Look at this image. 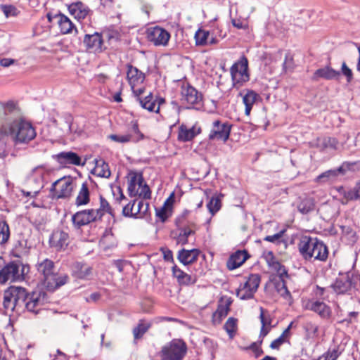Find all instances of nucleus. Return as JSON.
Wrapping results in <instances>:
<instances>
[{"mask_svg": "<svg viewBox=\"0 0 360 360\" xmlns=\"http://www.w3.org/2000/svg\"><path fill=\"white\" fill-rule=\"evenodd\" d=\"M339 356V353L335 347H330L327 352L319 356L318 360H336Z\"/></svg>", "mask_w": 360, "mask_h": 360, "instance_id": "8fccbe9b", "label": "nucleus"}, {"mask_svg": "<svg viewBox=\"0 0 360 360\" xmlns=\"http://www.w3.org/2000/svg\"><path fill=\"white\" fill-rule=\"evenodd\" d=\"M314 208V200L311 198L303 199L297 205L298 210L302 214H307Z\"/></svg>", "mask_w": 360, "mask_h": 360, "instance_id": "c03bdc74", "label": "nucleus"}, {"mask_svg": "<svg viewBox=\"0 0 360 360\" xmlns=\"http://www.w3.org/2000/svg\"><path fill=\"white\" fill-rule=\"evenodd\" d=\"M72 274L79 279H89L92 274V268L80 262H76L72 266Z\"/></svg>", "mask_w": 360, "mask_h": 360, "instance_id": "7c9ffc66", "label": "nucleus"}, {"mask_svg": "<svg viewBox=\"0 0 360 360\" xmlns=\"http://www.w3.org/2000/svg\"><path fill=\"white\" fill-rule=\"evenodd\" d=\"M83 42L86 49L90 52H100L102 51L103 41L101 34L98 32L86 34Z\"/></svg>", "mask_w": 360, "mask_h": 360, "instance_id": "6ab92c4d", "label": "nucleus"}, {"mask_svg": "<svg viewBox=\"0 0 360 360\" xmlns=\"http://www.w3.org/2000/svg\"><path fill=\"white\" fill-rule=\"evenodd\" d=\"M194 233L195 232L188 227L181 229L179 235L176 237V243L181 245L187 244L189 237Z\"/></svg>", "mask_w": 360, "mask_h": 360, "instance_id": "ea45409f", "label": "nucleus"}, {"mask_svg": "<svg viewBox=\"0 0 360 360\" xmlns=\"http://www.w3.org/2000/svg\"><path fill=\"white\" fill-rule=\"evenodd\" d=\"M58 161L63 165H83L81 158L75 153L61 152L56 155Z\"/></svg>", "mask_w": 360, "mask_h": 360, "instance_id": "5701e85b", "label": "nucleus"}, {"mask_svg": "<svg viewBox=\"0 0 360 360\" xmlns=\"http://www.w3.org/2000/svg\"><path fill=\"white\" fill-rule=\"evenodd\" d=\"M70 243V237L68 233L61 231H54L50 236L49 244L56 251L65 250Z\"/></svg>", "mask_w": 360, "mask_h": 360, "instance_id": "dca6fc26", "label": "nucleus"}, {"mask_svg": "<svg viewBox=\"0 0 360 360\" xmlns=\"http://www.w3.org/2000/svg\"><path fill=\"white\" fill-rule=\"evenodd\" d=\"M240 95L243 97V103L245 107V114L248 116L254 104L259 98V95L253 90L250 89L244 90L240 93Z\"/></svg>", "mask_w": 360, "mask_h": 360, "instance_id": "4be33fe9", "label": "nucleus"}, {"mask_svg": "<svg viewBox=\"0 0 360 360\" xmlns=\"http://www.w3.org/2000/svg\"><path fill=\"white\" fill-rule=\"evenodd\" d=\"M132 138V142H138L144 139V135L140 131L137 122H131V133L129 134Z\"/></svg>", "mask_w": 360, "mask_h": 360, "instance_id": "de8ad7c7", "label": "nucleus"}, {"mask_svg": "<svg viewBox=\"0 0 360 360\" xmlns=\"http://www.w3.org/2000/svg\"><path fill=\"white\" fill-rule=\"evenodd\" d=\"M143 94L134 96L136 98V101H139L143 108L146 109L150 112H158L160 108L154 100L153 94L149 92L144 97H143Z\"/></svg>", "mask_w": 360, "mask_h": 360, "instance_id": "b1692460", "label": "nucleus"}, {"mask_svg": "<svg viewBox=\"0 0 360 360\" xmlns=\"http://www.w3.org/2000/svg\"><path fill=\"white\" fill-rule=\"evenodd\" d=\"M38 273L41 275L44 286L50 291H53L65 285L68 276L64 274L56 271L54 263L52 260L45 259L37 264Z\"/></svg>", "mask_w": 360, "mask_h": 360, "instance_id": "f03ea898", "label": "nucleus"}, {"mask_svg": "<svg viewBox=\"0 0 360 360\" xmlns=\"http://www.w3.org/2000/svg\"><path fill=\"white\" fill-rule=\"evenodd\" d=\"M284 233V231H281L280 232L271 235V236H267L264 238V240L271 242V243H278L281 240V238H282L283 235Z\"/></svg>", "mask_w": 360, "mask_h": 360, "instance_id": "052dcab7", "label": "nucleus"}, {"mask_svg": "<svg viewBox=\"0 0 360 360\" xmlns=\"http://www.w3.org/2000/svg\"><path fill=\"white\" fill-rule=\"evenodd\" d=\"M341 73L346 77L347 83H350L353 79V72L345 62H343L342 64Z\"/></svg>", "mask_w": 360, "mask_h": 360, "instance_id": "5fc2aeb1", "label": "nucleus"}, {"mask_svg": "<svg viewBox=\"0 0 360 360\" xmlns=\"http://www.w3.org/2000/svg\"><path fill=\"white\" fill-rule=\"evenodd\" d=\"M169 200V199L167 200V201L165 203V205L161 207L159 210H156V215L162 221H165L167 217H168V209L165 207L167 202Z\"/></svg>", "mask_w": 360, "mask_h": 360, "instance_id": "bf43d9fd", "label": "nucleus"}, {"mask_svg": "<svg viewBox=\"0 0 360 360\" xmlns=\"http://www.w3.org/2000/svg\"><path fill=\"white\" fill-rule=\"evenodd\" d=\"M298 249L305 259L325 261L328 258V252L326 245L317 238L303 236L298 243Z\"/></svg>", "mask_w": 360, "mask_h": 360, "instance_id": "7ed1b4c3", "label": "nucleus"}, {"mask_svg": "<svg viewBox=\"0 0 360 360\" xmlns=\"http://www.w3.org/2000/svg\"><path fill=\"white\" fill-rule=\"evenodd\" d=\"M224 327L229 337L233 338L236 335L238 330V319L233 317L229 318Z\"/></svg>", "mask_w": 360, "mask_h": 360, "instance_id": "37998d69", "label": "nucleus"}, {"mask_svg": "<svg viewBox=\"0 0 360 360\" xmlns=\"http://www.w3.org/2000/svg\"><path fill=\"white\" fill-rule=\"evenodd\" d=\"M109 138L113 141L122 143H128L132 140L131 135L129 134L123 135L111 134Z\"/></svg>", "mask_w": 360, "mask_h": 360, "instance_id": "864d4df0", "label": "nucleus"}, {"mask_svg": "<svg viewBox=\"0 0 360 360\" xmlns=\"http://www.w3.org/2000/svg\"><path fill=\"white\" fill-rule=\"evenodd\" d=\"M29 268L22 264L11 262L0 271V284L4 285L6 282L19 281L25 278Z\"/></svg>", "mask_w": 360, "mask_h": 360, "instance_id": "423d86ee", "label": "nucleus"}, {"mask_svg": "<svg viewBox=\"0 0 360 360\" xmlns=\"http://www.w3.org/2000/svg\"><path fill=\"white\" fill-rule=\"evenodd\" d=\"M303 307L305 309L311 310L318 314L321 318H329L331 314L330 308L323 302L314 300H306L303 301Z\"/></svg>", "mask_w": 360, "mask_h": 360, "instance_id": "f3484780", "label": "nucleus"}, {"mask_svg": "<svg viewBox=\"0 0 360 360\" xmlns=\"http://www.w3.org/2000/svg\"><path fill=\"white\" fill-rule=\"evenodd\" d=\"M27 184L32 185L34 184V189L30 191L24 192L25 195L31 197H35L44 187V180H38V179H30V176H27Z\"/></svg>", "mask_w": 360, "mask_h": 360, "instance_id": "4c0bfd02", "label": "nucleus"}, {"mask_svg": "<svg viewBox=\"0 0 360 360\" xmlns=\"http://www.w3.org/2000/svg\"><path fill=\"white\" fill-rule=\"evenodd\" d=\"M94 171L95 174L101 177L109 178L111 174L109 165L102 160L96 161Z\"/></svg>", "mask_w": 360, "mask_h": 360, "instance_id": "f704fd0d", "label": "nucleus"}, {"mask_svg": "<svg viewBox=\"0 0 360 360\" xmlns=\"http://www.w3.org/2000/svg\"><path fill=\"white\" fill-rule=\"evenodd\" d=\"M23 299H25V289L11 286L4 293L3 305L6 311H13L22 309Z\"/></svg>", "mask_w": 360, "mask_h": 360, "instance_id": "20e7f679", "label": "nucleus"}, {"mask_svg": "<svg viewBox=\"0 0 360 360\" xmlns=\"http://www.w3.org/2000/svg\"><path fill=\"white\" fill-rule=\"evenodd\" d=\"M139 188V193L137 195L144 198V199H150V191L149 187L146 184H143Z\"/></svg>", "mask_w": 360, "mask_h": 360, "instance_id": "13d9d810", "label": "nucleus"}, {"mask_svg": "<svg viewBox=\"0 0 360 360\" xmlns=\"http://www.w3.org/2000/svg\"><path fill=\"white\" fill-rule=\"evenodd\" d=\"M248 258V252L245 250H238L231 255L227 261V268L233 270L240 266Z\"/></svg>", "mask_w": 360, "mask_h": 360, "instance_id": "393cba45", "label": "nucleus"}, {"mask_svg": "<svg viewBox=\"0 0 360 360\" xmlns=\"http://www.w3.org/2000/svg\"><path fill=\"white\" fill-rule=\"evenodd\" d=\"M269 266L276 271L279 277L283 281L285 277H288V271L285 267L282 265L279 262L276 260L273 257L268 261Z\"/></svg>", "mask_w": 360, "mask_h": 360, "instance_id": "58836bf2", "label": "nucleus"}, {"mask_svg": "<svg viewBox=\"0 0 360 360\" xmlns=\"http://www.w3.org/2000/svg\"><path fill=\"white\" fill-rule=\"evenodd\" d=\"M148 207V202L143 200H136L134 208V217L141 218L143 217L147 213Z\"/></svg>", "mask_w": 360, "mask_h": 360, "instance_id": "a19ab883", "label": "nucleus"}, {"mask_svg": "<svg viewBox=\"0 0 360 360\" xmlns=\"http://www.w3.org/2000/svg\"><path fill=\"white\" fill-rule=\"evenodd\" d=\"M55 18L57 19L60 32L63 34L72 33L73 31L77 32V30L72 22L65 15L61 13L56 14Z\"/></svg>", "mask_w": 360, "mask_h": 360, "instance_id": "bb28decb", "label": "nucleus"}, {"mask_svg": "<svg viewBox=\"0 0 360 360\" xmlns=\"http://www.w3.org/2000/svg\"><path fill=\"white\" fill-rule=\"evenodd\" d=\"M16 62L15 60L12 58H4L0 60V65L4 68H8Z\"/></svg>", "mask_w": 360, "mask_h": 360, "instance_id": "e2e57ef3", "label": "nucleus"}, {"mask_svg": "<svg viewBox=\"0 0 360 360\" xmlns=\"http://www.w3.org/2000/svg\"><path fill=\"white\" fill-rule=\"evenodd\" d=\"M221 200L218 197H212L207 207L212 216H214L221 208Z\"/></svg>", "mask_w": 360, "mask_h": 360, "instance_id": "49530a36", "label": "nucleus"}, {"mask_svg": "<svg viewBox=\"0 0 360 360\" xmlns=\"http://www.w3.org/2000/svg\"><path fill=\"white\" fill-rule=\"evenodd\" d=\"M352 287V279L349 274H341L331 285V288L337 294L348 293Z\"/></svg>", "mask_w": 360, "mask_h": 360, "instance_id": "a211bd4d", "label": "nucleus"}, {"mask_svg": "<svg viewBox=\"0 0 360 360\" xmlns=\"http://www.w3.org/2000/svg\"><path fill=\"white\" fill-rule=\"evenodd\" d=\"M231 126L227 122H221L217 120L212 123V128L209 134V139L226 142L229 138Z\"/></svg>", "mask_w": 360, "mask_h": 360, "instance_id": "2eb2a0df", "label": "nucleus"}, {"mask_svg": "<svg viewBox=\"0 0 360 360\" xmlns=\"http://www.w3.org/2000/svg\"><path fill=\"white\" fill-rule=\"evenodd\" d=\"M340 170L341 168L338 169V170H328L318 176L316 180L317 181H325V179H333L335 176H337L338 174L339 173V172H340Z\"/></svg>", "mask_w": 360, "mask_h": 360, "instance_id": "603ef678", "label": "nucleus"}, {"mask_svg": "<svg viewBox=\"0 0 360 360\" xmlns=\"http://www.w3.org/2000/svg\"><path fill=\"white\" fill-rule=\"evenodd\" d=\"M195 39L198 46L214 45L218 43V39L211 36L210 32L200 29L195 32Z\"/></svg>", "mask_w": 360, "mask_h": 360, "instance_id": "c85d7f7f", "label": "nucleus"}, {"mask_svg": "<svg viewBox=\"0 0 360 360\" xmlns=\"http://www.w3.org/2000/svg\"><path fill=\"white\" fill-rule=\"evenodd\" d=\"M202 101V94L188 83H184L181 87V101L187 105L188 108L195 105H200Z\"/></svg>", "mask_w": 360, "mask_h": 360, "instance_id": "9b49d317", "label": "nucleus"}, {"mask_svg": "<svg viewBox=\"0 0 360 360\" xmlns=\"http://www.w3.org/2000/svg\"><path fill=\"white\" fill-rule=\"evenodd\" d=\"M98 219H101V214L94 209L77 212L72 217V224L77 229H79L84 225Z\"/></svg>", "mask_w": 360, "mask_h": 360, "instance_id": "ddd939ff", "label": "nucleus"}, {"mask_svg": "<svg viewBox=\"0 0 360 360\" xmlns=\"http://www.w3.org/2000/svg\"><path fill=\"white\" fill-rule=\"evenodd\" d=\"M200 133V128L193 126L191 128L182 124L179 129L178 139L180 141L186 142L192 140L196 135Z\"/></svg>", "mask_w": 360, "mask_h": 360, "instance_id": "c756f323", "label": "nucleus"}, {"mask_svg": "<svg viewBox=\"0 0 360 360\" xmlns=\"http://www.w3.org/2000/svg\"><path fill=\"white\" fill-rule=\"evenodd\" d=\"M172 274L180 285H193L197 281L195 276H191L185 273L176 265L172 267Z\"/></svg>", "mask_w": 360, "mask_h": 360, "instance_id": "cd10ccee", "label": "nucleus"}, {"mask_svg": "<svg viewBox=\"0 0 360 360\" xmlns=\"http://www.w3.org/2000/svg\"><path fill=\"white\" fill-rule=\"evenodd\" d=\"M24 300L22 309L25 308L30 312L37 314L46 303V293L44 292H32L28 294L25 291V299Z\"/></svg>", "mask_w": 360, "mask_h": 360, "instance_id": "f8f14e48", "label": "nucleus"}, {"mask_svg": "<svg viewBox=\"0 0 360 360\" xmlns=\"http://www.w3.org/2000/svg\"><path fill=\"white\" fill-rule=\"evenodd\" d=\"M136 203V200H134L132 202L128 203L125 205L122 209V213L125 217H134V205Z\"/></svg>", "mask_w": 360, "mask_h": 360, "instance_id": "4d7b16f0", "label": "nucleus"}, {"mask_svg": "<svg viewBox=\"0 0 360 360\" xmlns=\"http://www.w3.org/2000/svg\"><path fill=\"white\" fill-rule=\"evenodd\" d=\"M53 169L44 165H39L32 169L30 174V179H38V180H44L51 175Z\"/></svg>", "mask_w": 360, "mask_h": 360, "instance_id": "72a5a7b5", "label": "nucleus"}, {"mask_svg": "<svg viewBox=\"0 0 360 360\" xmlns=\"http://www.w3.org/2000/svg\"><path fill=\"white\" fill-rule=\"evenodd\" d=\"M148 40L155 46H167L170 39V34L165 29L155 26L147 29Z\"/></svg>", "mask_w": 360, "mask_h": 360, "instance_id": "4468645a", "label": "nucleus"}, {"mask_svg": "<svg viewBox=\"0 0 360 360\" xmlns=\"http://www.w3.org/2000/svg\"><path fill=\"white\" fill-rule=\"evenodd\" d=\"M347 200H354L360 198V184H357L353 188L346 193Z\"/></svg>", "mask_w": 360, "mask_h": 360, "instance_id": "3c124183", "label": "nucleus"}, {"mask_svg": "<svg viewBox=\"0 0 360 360\" xmlns=\"http://www.w3.org/2000/svg\"><path fill=\"white\" fill-rule=\"evenodd\" d=\"M187 352V345L182 339H172L159 352L161 360H183Z\"/></svg>", "mask_w": 360, "mask_h": 360, "instance_id": "39448f33", "label": "nucleus"}, {"mask_svg": "<svg viewBox=\"0 0 360 360\" xmlns=\"http://www.w3.org/2000/svg\"><path fill=\"white\" fill-rule=\"evenodd\" d=\"M231 304V301L229 299H227L224 302L219 304L217 311L213 314L214 319L216 320L218 319L219 321L222 318L226 316L229 311Z\"/></svg>", "mask_w": 360, "mask_h": 360, "instance_id": "c9c22d12", "label": "nucleus"}, {"mask_svg": "<svg viewBox=\"0 0 360 360\" xmlns=\"http://www.w3.org/2000/svg\"><path fill=\"white\" fill-rule=\"evenodd\" d=\"M143 184V179L141 174L131 172L129 174L128 193L131 197H135L139 193V188Z\"/></svg>", "mask_w": 360, "mask_h": 360, "instance_id": "412c9836", "label": "nucleus"}, {"mask_svg": "<svg viewBox=\"0 0 360 360\" xmlns=\"http://www.w3.org/2000/svg\"><path fill=\"white\" fill-rule=\"evenodd\" d=\"M248 348L255 352L256 357H258L263 353L262 349L255 342L252 343Z\"/></svg>", "mask_w": 360, "mask_h": 360, "instance_id": "0e129e2a", "label": "nucleus"}, {"mask_svg": "<svg viewBox=\"0 0 360 360\" xmlns=\"http://www.w3.org/2000/svg\"><path fill=\"white\" fill-rule=\"evenodd\" d=\"M340 76V72L337 71L329 66L318 69L314 73L311 79L318 81L319 79H325L327 80L338 79Z\"/></svg>", "mask_w": 360, "mask_h": 360, "instance_id": "aec40b11", "label": "nucleus"}, {"mask_svg": "<svg viewBox=\"0 0 360 360\" xmlns=\"http://www.w3.org/2000/svg\"><path fill=\"white\" fill-rule=\"evenodd\" d=\"M260 276L258 274H250L247 281L240 284L236 291V296L242 300L253 298L260 283Z\"/></svg>", "mask_w": 360, "mask_h": 360, "instance_id": "1a4fd4ad", "label": "nucleus"}, {"mask_svg": "<svg viewBox=\"0 0 360 360\" xmlns=\"http://www.w3.org/2000/svg\"><path fill=\"white\" fill-rule=\"evenodd\" d=\"M127 78L134 96H139L146 93L143 84L145 75L137 68L128 65Z\"/></svg>", "mask_w": 360, "mask_h": 360, "instance_id": "6e6552de", "label": "nucleus"}, {"mask_svg": "<svg viewBox=\"0 0 360 360\" xmlns=\"http://www.w3.org/2000/svg\"><path fill=\"white\" fill-rule=\"evenodd\" d=\"M75 187L74 180L70 176H65L56 181L51 191L56 199L69 198Z\"/></svg>", "mask_w": 360, "mask_h": 360, "instance_id": "9d476101", "label": "nucleus"}, {"mask_svg": "<svg viewBox=\"0 0 360 360\" xmlns=\"http://www.w3.org/2000/svg\"><path fill=\"white\" fill-rule=\"evenodd\" d=\"M100 208L95 210L101 214V218L103 216L105 212H108L111 215H113L112 210L111 209L108 202L102 196L100 197Z\"/></svg>", "mask_w": 360, "mask_h": 360, "instance_id": "09e8293b", "label": "nucleus"}, {"mask_svg": "<svg viewBox=\"0 0 360 360\" xmlns=\"http://www.w3.org/2000/svg\"><path fill=\"white\" fill-rule=\"evenodd\" d=\"M68 10L78 20L84 19L89 13V8L80 1L70 4Z\"/></svg>", "mask_w": 360, "mask_h": 360, "instance_id": "2f4dec72", "label": "nucleus"}, {"mask_svg": "<svg viewBox=\"0 0 360 360\" xmlns=\"http://www.w3.org/2000/svg\"><path fill=\"white\" fill-rule=\"evenodd\" d=\"M32 124L23 119L20 108L12 101L0 103V147L6 145L5 139H10L13 145L28 144L36 137Z\"/></svg>", "mask_w": 360, "mask_h": 360, "instance_id": "f257e3e1", "label": "nucleus"}, {"mask_svg": "<svg viewBox=\"0 0 360 360\" xmlns=\"http://www.w3.org/2000/svg\"><path fill=\"white\" fill-rule=\"evenodd\" d=\"M199 255L200 251L198 249L186 250L183 248L179 251L177 258L181 263L188 265L195 262Z\"/></svg>", "mask_w": 360, "mask_h": 360, "instance_id": "a878e982", "label": "nucleus"}, {"mask_svg": "<svg viewBox=\"0 0 360 360\" xmlns=\"http://www.w3.org/2000/svg\"><path fill=\"white\" fill-rule=\"evenodd\" d=\"M150 326L151 323L150 322L141 320L137 326L133 329L134 338H140L143 336Z\"/></svg>", "mask_w": 360, "mask_h": 360, "instance_id": "79ce46f5", "label": "nucleus"}, {"mask_svg": "<svg viewBox=\"0 0 360 360\" xmlns=\"http://www.w3.org/2000/svg\"><path fill=\"white\" fill-rule=\"evenodd\" d=\"M283 282V285H282V287L281 289L278 290L279 292L281 293V295L287 298V297H290V291L288 290L285 284L284 283V281H282Z\"/></svg>", "mask_w": 360, "mask_h": 360, "instance_id": "338daca9", "label": "nucleus"}, {"mask_svg": "<svg viewBox=\"0 0 360 360\" xmlns=\"http://www.w3.org/2000/svg\"><path fill=\"white\" fill-rule=\"evenodd\" d=\"M248 69V62L245 57H242L231 66L230 72L233 86L238 88L249 81Z\"/></svg>", "mask_w": 360, "mask_h": 360, "instance_id": "0eeeda50", "label": "nucleus"}, {"mask_svg": "<svg viewBox=\"0 0 360 360\" xmlns=\"http://www.w3.org/2000/svg\"><path fill=\"white\" fill-rule=\"evenodd\" d=\"M101 346L110 349L112 347V341L110 339H101Z\"/></svg>", "mask_w": 360, "mask_h": 360, "instance_id": "774afa93", "label": "nucleus"}, {"mask_svg": "<svg viewBox=\"0 0 360 360\" xmlns=\"http://www.w3.org/2000/svg\"><path fill=\"white\" fill-rule=\"evenodd\" d=\"M10 236V230L8 224L5 221H0V244L6 243Z\"/></svg>", "mask_w": 360, "mask_h": 360, "instance_id": "a18cd8bd", "label": "nucleus"}, {"mask_svg": "<svg viewBox=\"0 0 360 360\" xmlns=\"http://www.w3.org/2000/svg\"><path fill=\"white\" fill-rule=\"evenodd\" d=\"M288 339H275L270 345L271 349H278Z\"/></svg>", "mask_w": 360, "mask_h": 360, "instance_id": "69168bd1", "label": "nucleus"}, {"mask_svg": "<svg viewBox=\"0 0 360 360\" xmlns=\"http://www.w3.org/2000/svg\"><path fill=\"white\" fill-rule=\"evenodd\" d=\"M323 143L326 148H336L338 141L335 138H327L323 140Z\"/></svg>", "mask_w": 360, "mask_h": 360, "instance_id": "680f3d73", "label": "nucleus"}, {"mask_svg": "<svg viewBox=\"0 0 360 360\" xmlns=\"http://www.w3.org/2000/svg\"><path fill=\"white\" fill-rule=\"evenodd\" d=\"M293 59L290 54H286L283 64V70L285 72L291 71L293 69Z\"/></svg>", "mask_w": 360, "mask_h": 360, "instance_id": "6e6d98bb", "label": "nucleus"}, {"mask_svg": "<svg viewBox=\"0 0 360 360\" xmlns=\"http://www.w3.org/2000/svg\"><path fill=\"white\" fill-rule=\"evenodd\" d=\"M259 318H260V321H261V323H262L259 336L264 338L268 334L269 331L271 328V319L269 316H266L264 314L262 308H261V313H260Z\"/></svg>", "mask_w": 360, "mask_h": 360, "instance_id": "e433bc0d", "label": "nucleus"}, {"mask_svg": "<svg viewBox=\"0 0 360 360\" xmlns=\"http://www.w3.org/2000/svg\"><path fill=\"white\" fill-rule=\"evenodd\" d=\"M90 201V192L89 184L87 182H84L78 192L77 196L75 200V204L77 206L86 205Z\"/></svg>", "mask_w": 360, "mask_h": 360, "instance_id": "473e14b6", "label": "nucleus"}]
</instances>
